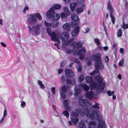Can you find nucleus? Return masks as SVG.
<instances>
[{"instance_id":"nucleus-1","label":"nucleus","mask_w":128,"mask_h":128,"mask_svg":"<svg viewBox=\"0 0 128 128\" xmlns=\"http://www.w3.org/2000/svg\"><path fill=\"white\" fill-rule=\"evenodd\" d=\"M94 78L97 82L94 81L92 82V77L90 76H87L86 78V80L88 83H91L90 86L91 90H92L95 89L98 93H100L103 92L105 86L106 85L104 82L99 75L94 74Z\"/></svg>"},{"instance_id":"nucleus-2","label":"nucleus","mask_w":128,"mask_h":128,"mask_svg":"<svg viewBox=\"0 0 128 128\" xmlns=\"http://www.w3.org/2000/svg\"><path fill=\"white\" fill-rule=\"evenodd\" d=\"M74 40V38L70 39L65 43L67 46L71 45L74 48L72 50V54L74 55L77 54L79 56V58L80 60H82L85 55L86 49L84 48H82L79 51L78 48L82 46V44L79 42L76 43V42H71Z\"/></svg>"},{"instance_id":"nucleus-3","label":"nucleus","mask_w":128,"mask_h":128,"mask_svg":"<svg viewBox=\"0 0 128 128\" xmlns=\"http://www.w3.org/2000/svg\"><path fill=\"white\" fill-rule=\"evenodd\" d=\"M98 112L97 111H95L91 114L89 116V114L90 112L88 108L82 109L81 110L79 108L76 109L75 110V113L72 112L71 114V116L74 117H76L78 116L79 114L83 117L86 116L89 117V118L91 120H94L96 117L98 116Z\"/></svg>"},{"instance_id":"nucleus-4","label":"nucleus","mask_w":128,"mask_h":128,"mask_svg":"<svg viewBox=\"0 0 128 128\" xmlns=\"http://www.w3.org/2000/svg\"><path fill=\"white\" fill-rule=\"evenodd\" d=\"M44 24L45 26L46 27V30L47 33L51 36V40L56 41L58 44H60V42L59 40L60 33L56 34L55 32H52L50 29L52 26V24L47 22L46 21L44 22Z\"/></svg>"},{"instance_id":"nucleus-5","label":"nucleus","mask_w":128,"mask_h":128,"mask_svg":"<svg viewBox=\"0 0 128 128\" xmlns=\"http://www.w3.org/2000/svg\"><path fill=\"white\" fill-rule=\"evenodd\" d=\"M46 15L48 18L52 20L57 21L60 18V15L57 13H55L53 10L50 9L47 12Z\"/></svg>"},{"instance_id":"nucleus-6","label":"nucleus","mask_w":128,"mask_h":128,"mask_svg":"<svg viewBox=\"0 0 128 128\" xmlns=\"http://www.w3.org/2000/svg\"><path fill=\"white\" fill-rule=\"evenodd\" d=\"M83 88L84 90L87 91L89 89V88L86 85L82 84H80L78 86H76L74 88V91L75 92L74 95L76 96L80 93L81 89Z\"/></svg>"},{"instance_id":"nucleus-7","label":"nucleus","mask_w":128,"mask_h":128,"mask_svg":"<svg viewBox=\"0 0 128 128\" xmlns=\"http://www.w3.org/2000/svg\"><path fill=\"white\" fill-rule=\"evenodd\" d=\"M88 124V128H105V122L103 120H101L100 121L99 125H97L95 122L93 121L90 122Z\"/></svg>"},{"instance_id":"nucleus-8","label":"nucleus","mask_w":128,"mask_h":128,"mask_svg":"<svg viewBox=\"0 0 128 128\" xmlns=\"http://www.w3.org/2000/svg\"><path fill=\"white\" fill-rule=\"evenodd\" d=\"M102 60H100L99 61L96 62L95 64L96 70L90 74L91 75H93L94 74L98 75V74H97V73L99 72V69H100L102 70H103L104 66L103 64H102Z\"/></svg>"},{"instance_id":"nucleus-9","label":"nucleus","mask_w":128,"mask_h":128,"mask_svg":"<svg viewBox=\"0 0 128 128\" xmlns=\"http://www.w3.org/2000/svg\"><path fill=\"white\" fill-rule=\"evenodd\" d=\"M27 18L30 21L33 23L36 22L37 20V17L39 20H41L42 19V17L39 13H34L32 14H28L27 16Z\"/></svg>"},{"instance_id":"nucleus-10","label":"nucleus","mask_w":128,"mask_h":128,"mask_svg":"<svg viewBox=\"0 0 128 128\" xmlns=\"http://www.w3.org/2000/svg\"><path fill=\"white\" fill-rule=\"evenodd\" d=\"M72 26L75 28L72 32V36L74 37L77 35L78 33L80 27L78 25H77L76 23H72L71 24Z\"/></svg>"},{"instance_id":"nucleus-11","label":"nucleus","mask_w":128,"mask_h":128,"mask_svg":"<svg viewBox=\"0 0 128 128\" xmlns=\"http://www.w3.org/2000/svg\"><path fill=\"white\" fill-rule=\"evenodd\" d=\"M68 88V86H64L61 87L60 90V96L63 99L65 98V93L66 92Z\"/></svg>"},{"instance_id":"nucleus-12","label":"nucleus","mask_w":128,"mask_h":128,"mask_svg":"<svg viewBox=\"0 0 128 128\" xmlns=\"http://www.w3.org/2000/svg\"><path fill=\"white\" fill-rule=\"evenodd\" d=\"M40 26L39 25H38L32 28H30L29 26H28L29 28V31L30 32H34L36 34H39L40 33Z\"/></svg>"},{"instance_id":"nucleus-13","label":"nucleus","mask_w":128,"mask_h":128,"mask_svg":"<svg viewBox=\"0 0 128 128\" xmlns=\"http://www.w3.org/2000/svg\"><path fill=\"white\" fill-rule=\"evenodd\" d=\"M69 36V34L68 32H64L61 34L60 38L62 41L65 42L68 40Z\"/></svg>"},{"instance_id":"nucleus-14","label":"nucleus","mask_w":128,"mask_h":128,"mask_svg":"<svg viewBox=\"0 0 128 128\" xmlns=\"http://www.w3.org/2000/svg\"><path fill=\"white\" fill-rule=\"evenodd\" d=\"M100 54L99 53H97L96 55H93L91 57L92 60L94 61L98 62L100 60H102L100 59Z\"/></svg>"},{"instance_id":"nucleus-15","label":"nucleus","mask_w":128,"mask_h":128,"mask_svg":"<svg viewBox=\"0 0 128 128\" xmlns=\"http://www.w3.org/2000/svg\"><path fill=\"white\" fill-rule=\"evenodd\" d=\"M79 102L80 104L82 106H87L89 104L88 101L86 100H84L82 97L79 98Z\"/></svg>"},{"instance_id":"nucleus-16","label":"nucleus","mask_w":128,"mask_h":128,"mask_svg":"<svg viewBox=\"0 0 128 128\" xmlns=\"http://www.w3.org/2000/svg\"><path fill=\"white\" fill-rule=\"evenodd\" d=\"M78 5V2H73L70 3L69 5L70 8L71 12H73L75 10L76 7Z\"/></svg>"},{"instance_id":"nucleus-17","label":"nucleus","mask_w":128,"mask_h":128,"mask_svg":"<svg viewBox=\"0 0 128 128\" xmlns=\"http://www.w3.org/2000/svg\"><path fill=\"white\" fill-rule=\"evenodd\" d=\"M85 6L84 5H81L80 7L77 8L76 10V11L77 14H80L82 12L84 9L85 8Z\"/></svg>"},{"instance_id":"nucleus-18","label":"nucleus","mask_w":128,"mask_h":128,"mask_svg":"<svg viewBox=\"0 0 128 128\" xmlns=\"http://www.w3.org/2000/svg\"><path fill=\"white\" fill-rule=\"evenodd\" d=\"M87 123L86 120H82L79 122L78 125L79 128H86V124Z\"/></svg>"},{"instance_id":"nucleus-19","label":"nucleus","mask_w":128,"mask_h":128,"mask_svg":"<svg viewBox=\"0 0 128 128\" xmlns=\"http://www.w3.org/2000/svg\"><path fill=\"white\" fill-rule=\"evenodd\" d=\"M66 76L69 77H72L74 76V74L72 71L70 69H67L65 70Z\"/></svg>"},{"instance_id":"nucleus-20","label":"nucleus","mask_w":128,"mask_h":128,"mask_svg":"<svg viewBox=\"0 0 128 128\" xmlns=\"http://www.w3.org/2000/svg\"><path fill=\"white\" fill-rule=\"evenodd\" d=\"M94 96V94L92 91H90L86 94V97L88 99H91Z\"/></svg>"},{"instance_id":"nucleus-21","label":"nucleus","mask_w":128,"mask_h":128,"mask_svg":"<svg viewBox=\"0 0 128 128\" xmlns=\"http://www.w3.org/2000/svg\"><path fill=\"white\" fill-rule=\"evenodd\" d=\"M71 60L72 61V62H76L77 63L79 64L78 68V70L79 72H81L82 70V68L80 64V62L79 61H77L76 59L74 58H71Z\"/></svg>"},{"instance_id":"nucleus-22","label":"nucleus","mask_w":128,"mask_h":128,"mask_svg":"<svg viewBox=\"0 0 128 128\" xmlns=\"http://www.w3.org/2000/svg\"><path fill=\"white\" fill-rule=\"evenodd\" d=\"M64 106L65 108L66 109L69 111L71 110V108L68 106V102L67 100H64L63 102Z\"/></svg>"},{"instance_id":"nucleus-23","label":"nucleus","mask_w":128,"mask_h":128,"mask_svg":"<svg viewBox=\"0 0 128 128\" xmlns=\"http://www.w3.org/2000/svg\"><path fill=\"white\" fill-rule=\"evenodd\" d=\"M70 25L68 23H66L63 26V28L65 30L69 31L70 30Z\"/></svg>"},{"instance_id":"nucleus-24","label":"nucleus","mask_w":128,"mask_h":128,"mask_svg":"<svg viewBox=\"0 0 128 128\" xmlns=\"http://www.w3.org/2000/svg\"><path fill=\"white\" fill-rule=\"evenodd\" d=\"M61 8V6L60 5L58 4H54L52 6V8L50 9L52 10H57L60 9Z\"/></svg>"},{"instance_id":"nucleus-25","label":"nucleus","mask_w":128,"mask_h":128,"mask_svg":"<svg viewBox=\"0 0 128 128\" xmlns=\"http://www.w3.org/2000/svg\"><path fill=\"white\" fill-rule=\"evenodd\" d=\"M72 19L74 21H77L79 20L78 16L75 14H72L71 16Z\"/></svg>"},{"instance_id":"nucleus-26","label":"nucleus","mask_w":128,"mask_h":128,"mask_svg":"<svg viewBox=\"0 0 128 128\" xmlns=\"http://www.w3.org/2000/svg\"><path fill=\"white\" fill-rule=\"evenodd\" d=\"M70 14H68L64 12H62L60 13V15L62 18H66L70 15Z\"/></svg>"},{"instance_id":"nucleus-27","label":"nucleus","mask_w":128,"mask_h":128,"mask_svg":"<svg viewBox=\"0 0 128 128\" xmlns=\"http://www.w3.org/2000/svg\"><path fill=\"white\" fill-rule=\"evenodd\" d=\"M108 8L110 12V13H112V6L111 3L110 2H108Z\"/></svg>"},{"instance_id":"nucleus-28","label":"nucleus","mask_w":128,"mask_h":128,"mask_svg":"<svg viewBox=\"0 0 128 128\" xmlns=\"http://www.w3.org/2000/svg\"><path fill=\"white\" fill-rule=\"evenodd\" d=\"M38 84L39 85L40 87V88L42 89H44V85L41 81L40 80H38Z\"/></svg>"},{"instance_id":"nucleus-29","label":"nucleus","mask_w":128,"mask_h":128,"mask_svg":"<svg viewBox=\"0 0 128 128\" xmlns=\"http://www.w3.org/2000/svg\"><path fill=\"white\" fill-rule=\"evenodd\" d=\"M66 82L67 84L70 85H72L75 83V80H74L71 81L69 80H66Z\"/></svg>"},{"instance_id":"nucleus-30","label":"nucleus","mask_w":128,"mask_h":128,"mask_svg":"<svg viewBox=\"0 0 128 128\" xmlns=\"http://www.w3.org/2000/svg\"><path fill=\"white\" fill-rule=\"evenodd\" d=\"M92 108L94 109H99L100 108V107L99 106V104L97 103H95V104L93 106Z\"/></svg>"},{"instance_id":"nucleus-31","label":"nucleus","mask_w":128,"mask_h":128,"mask_svg":"<svg viewBox=\"0 0 128 128\" xmlns=\"http://www.w3.org/2000/svg\"><path fill=\"white\" fill-rule=\"evenodd\" d=\"M64 11L66 13L70 14V12L68 10V7L64 6L63 8Z\"/></svg>"},{"instance_id":"nucleus-32","label":"nucleus","mask_w":128,"mask_h":128,"mask_svg":"<svg viewBox=\"0 0 128 128\" xmlns=\"http://www.w3.org/2000/svg\"><path fill=\"white\" fill-rule=\"evenodd\" d=\"M117 34L118 36L119 37H120L122 35V30L121 29H119L117 32Z\"/></svg>"},{"instance_id":"nucleus-33","label":"nucleus","mask_w":128,"mask_h":128,"mask_svg":"<svg viewBox=\"0 0 128 128\" xmlns=\"http://www.w3.org/2000/svg\"><path fill=\"white\" fill-rule=\"evenodd\" d=\"M79 3L81 5H84V6H86V3L85 0H79Z\"/></svg>"},{"instance_id":"nucleus-34","label":"nucleus","mask_w":128,"mask_h":128,"mask_svg":"<svg viewBox=\"0 0 128 128\" xmlns=\"http://www.w3.org/2000/svg\"><path fill=\"white\" fill-rule=\"evenodd\" d=\"M71 120L72 122L76 124L78 122L79 119L78 118H73L71 119Z\"/></svg>"},{"instance_id":"nucleus-35","label":"nucleus","mask_w":128,"mask_h":128,"mask_svg":"<svg viewBox=\"0 0 128 128\" xmlns=\"http://www.w3.org/2000/svg\"><path fill=\"white\" fill-rule=\"evenodd\" d=\"M84 79V76L82 75H80L78 77V81L79 82H81Z\"/></svg>"},{"instance_id":"nucleus-36","label":"nucleus","mask_w":128,"mask_h":128,"mask_svg":"<svg viewBox=\"0 0 128 128\" xmlns=\"http://www.w3.org/2000/svg\"><path fill=\"white\" fill-rule=\"evenodd\" d=\"M124 62V59H122L120 60L119 62L118 65L119 66H122Z\"/></svg>"},{"instance_id":"nucleus-37","label":"nucleus","mask_w":128,"mask_h":128,"mask_svg":"<svg viewBox=\"0 0 128 128\" xmlns=\"http://www.w3.org/2000/svg\"><path fill=\"white\" fill-rule=\"evenodd\" d=\"M67 118H68L69 116V114L68 112L65 110L62 113Z\"/></svg>"},{"instance_id":"nucleus-38","label":"nucleus","mask_w":128,"mask_h":128,"mask_svg":"<svg viewBox=\"0 0 128 128\" xmlns=\"http://www.w3.org/2000/svg\"><path fill=\"white\" fill-rule=\"evenodd\" d=\"M26 102L24 101H22L21 104V106L22 108H24L26 106Z\"/></svg>"},{"instance_id":"nucleus-39","label":"nucleus","mask_w":128,"mask_h":128,"mask_svg":"<svg viewBox=\"0 0 128 128\" xmlns=\"http://www.w3.org/2000/svg\"><path fill=\"white\" fill-rule=\"evenodd\" d=\"M55 88L54 87H52L50 89L53 95H54L55 94Z\"/></svg>"},{"instance_id":"nucleus-40","label":"nucleus","mask_w":128,"mask_h":128,"mask_svg":"<svg viewBox=\"0 0 128 128\" xmlns=\"http://www.w3.org/2000/svg\"><path fill=\"white\" fill-rule=\"evenodd\" d=\"M110 15L112 22L113 23H114L115 21L114 18V16L112 14V13H110Z\"/></svg>"},{"instance_id":"nucleus-41","label":"nucleus","mask_w":128,"mask_h":128,"mask_svg":"<svg viewBox=\"0 0 128 128\" xmlns=\"http://www.w3.org/2000/svg\"><path fill=\"white\" fill-rule=\"evenodd\" d=\"M28 7L27 6H26L24 7V9L23 11V13L24 14L27 11H28Z\"/></svg>"},{"instance_id":"nucleus-42","label":"nucleus","mask_w":128,"mask_h":128,"mask_svg":"<svg viewBox=\"0 0 128 128\" xmlns=\"http://www.w3.org/2000/svg\"><path fill=\"white\" fill-rule=\"evenodd\" d=\"M58 22H56L53 23L52 24V27L54 28L58 26Z\"/></svg>"},{"instance_id":"nucleus-43","label":"nucleus","mask_w":128,"mask_h":128,"mask_svg":"<svg viewBox=\"0 0 128 128\" xmlns=\"http://www.w3.org/2000/svg\"><path fill=\"white\" fill-rule=\"evenodd\" d=\"M94 41L98 45H99L100 44V41L98 39H95Z\"/></svg>"},{"instance_id":"nucleus-44","label":"nucleus","mask_w":128,"mask_h":128,"mask_svg":"<svg viewBox=\"0 0 128 128\" xmlns=\"http://www.w3.org/2000/svg\"><path fill=\"white\" fill-rule=\"evenodd\" d=\"M104 60L105 62L107 63L109 61V58L107 56H105L104 58Z\"/></svg>"},{"instance_id":"nucleus-45","label":"nucleus","mask_w":128,"mask_h":128,"mask_svg":"<svg viewBox=\"0 0 128 128\" xmlns=\"http://www.w3.org/2000/svg\"><path fill=\"white\" fill-rule=\"evenodd\" d=\"M128 27V24H123L122 25V27L124 28H127Z\"/></svg>"},{"instance_id":"nucleus-46","label":"nucleus","mask_w":128,"mask_h":128,"mask_svg":"<svg viewBox=\"0 0 128 128\" xmlns=\"http://www.w3.org/2000/svg\"><path fill=\"white\" fill-rule=\"evenodd\" d=\"M7 114V112L6 110L5 109H4V112L3 115V116L4 117H5L6 116Z\"/></svg>"},{"instance_id":"nucleus-47","label":"nucleus","mask_w":128,"mask_h":128,"mask_svg":"<svg viewBox=\"0 0 128 128\" xmlns=\"http://www.w3.org/2000/svg\"><path fill=\"white\" fill-rule=\"evenodd\" d=\"M65 80V78L64 76H62L60 80V81L61 82H64Z\"/></svg>"},{"instance_id":"nucleus-48","label":"nucleus","mask_w":128,"mask_h":128,"mask_svg":"<svg viewBox=\"0 0 128 128\" xmlns=\"http://www.w3.org/2000/svg\"><path fill=\"white\" fill-rule=\"evenodd\" d=\"M112 98L114 100H115L116 98V96L115 95H114V91H112Z\"/></svg>"},{"instance_id":"nucleus-49","label":"nucleus","mask_w":128,"mask_h":128,"mask_svg":"<svg viewBox=\"0 0 128 128\" xmlns=\"http://www.w3.org/2000/svg\"><path fill=\"white\" fill-rule=\"evenodd\" d=\"M107 93L108 94V96H111L112 95V92H111L110 90H108L107 91Z\"/></svg>"},{"instance_id":"nucleus-50","label":"nucleus","mask_w":128,"mask_h":128,"mask_svg":"<svg viewBox=\"0 0 128 128\" xmlns=\"http://www.w3.org/2000/svg\"><path fill=\"white\" fill-rule=\"evenodd\" d=\"M103 26L105 32L106 33V34H107L108 33L107 32V29L106 28V26H105L104 24H103Z\"/></svg>"},{"instance_id":"nucleus-51","label":"nucleus","mask_w":128,"mask_h":128,"mask_svg":"<svg viewBox=\"0 0 128 128\" xmlns=\"http://www.w3.org/2000/svg\"><path fill=\"white\" fill-rule=\"evenodd\" d=\"M63 71V70L61 69H60L58 70V72L59 74H61Z\"/></svg>"},{"instance_id":"nucleus-52","label":"nucleus","mask_w":128,"mask_h":128,"mask_svg":"<svg viewBox=\"0 0 128 128\" xmlns=\"http://www.w3.org/2000/svg\"><path fill=\"white\" fill-rule=\"evenodd\" d=\"M0 44L2 46L4 47H5L6 46V44L4 42H2L0 43Z\"/></svg>"},{"instance_id":"nucleus-53","label":"nucleus","mask_w":128,"mask_h":128,"mask_svg":"<svg viewBox=\"0 0 128 128\" xmlns=\"http://www.w3.org/2000/svg\"><path fill=\"white\" fill-rule=\"evenodd\" d=\"M90 28H86L84 30V32H87L89 30Z\"/></svg>"},{"instance_id":"nucleus-54","label":"nucleus","mask_w":128,"mask_h":128,"mask_svg":"<svg viewBox=\"0 0 128 128\" xmlns=\"http://www.w3.org/2000/svg\"><path fill=\"white\" fill-rule=\"evenodd\" d=\"M3 25V22L2 20L0 19V26H2Z\"/></svg>"},{"instance_id":"nucleus-55","label":"nucleus","mask_w":128,"mask_h":128,"mask_svg":"<svg viewBox=\"0 0 128 128\" xmlns=\"http://www.w3.org/2000/svg\"><path fill=\"white\" fill-rule=\"evenodd\" d=\"M72 52V50H67L66 51V52L68 54H70Z\"/></svg>"},{"instance_id":"nucleus-56","label":"nucleus","mask_w":128,"mask_h":128,"mask_svg":"<svg viewBox=\"0 0 128 128\" xmlns=\"http://www.w3.org/2000/svg\"><path fill=\"white\" fill-rule=\"evenodd\" d=\"M120 51L121 54H122L124 51V49L122 48H120Z\"/></svg>"},{"instance_id":"nucleus-57","label":"nucleus","mask_w":128,"mask_h":128,"mask_svg":"<svg viewBox=\"0 0 128 128\" xmlns=\"http://www.w3.org/2000/svg\"><path fill=\"white\" fill-rule=\"evenodd\" d=\"M5 117L3 116L2 118H1L0 120V123L4 121V120Z\"/></svg>"},{"instance_id":"nucleus-58","label":"nucleus","mask_w":128,"mask_h":128,"mask_svg":"<svg viewBox=\"0 0 128 128\" xmlns=\"http://www.w3.org/2000/svg\"><path fill=\"white\" fill-rule=\"evenodd\" d=\"M103 49L104 50H108V48L107 46H105L103 48Z\"/></svg>"},{"instance_id":"nucleus-59","label":"nucleus","mask_w":128,"mask_h":128,"mask_svg":"<svg viewBox=\"0 0 128 128\" xmlns=\"http://www.w3.org/2000/svg\"><path fill=\"white\" fill-rule=\"evenodd\" d=\"M87 65L88 66H90V65L91 64V62L90 61H89L88 62V61L87 62Z\"/></svg>"},{"instance_id":"nucleus-60","label":"nucleus","mask_w":128,"mask_h":128,"mask_svg":"<svg viewBox=\"0 0 128 128\" xmlns=\"http://www.w3.org/2000/svg\"><path fill=\"white\" fill-rule=\"evenodd\" d=\"M98 48L101 50H103V48L100 46H98Z\"/></svg>"},{"instance_id":"nucleus-61","label":"nucleus","mask_w":128,"mask_h":128,"mask_svg":"<svg viewBox=\"0 0 128 128\" xmlns=\"http://www.w3.org/2000/svg\"><path fill=\"white\" fill-rule=\"evenodd\" d=\"M118 78L120 79L122 78V76L120 74H119L118 76Z\"/></svg>"},{"instance_id":"nucleus-62","label":"nucleus","mask_w":128,"mask_h":128,"mask_svg":"<svg viewBox=\"0 0 128 128\" xmlns=\"http://www.w3.org/2000/svg\"><path fill=\"white\" fill-rule=\"evenodd\" d=\"M68 124L69 125H72V123L71 121H69L68 122Z\"/></svg>"},{"instance_id":"nucleus-63","label":"nucleus","mask_w":128,"mask_h":128,"mask_svg":"<svg viewBox=\"0 0 128 128\" xmlns=\"http://www.w3.org/2000/svg\"><path fill=\"white\" fill-rule=\"evenodd\" d=\"M40 122H41L42 123L43 122L44 120H41L40 121Z\"/></svg>"},{"instance_id":"nucleus-64","label":"nucleus","mask_w":128,"mask_h":128,"mask_svg":"<svg viewBox=\"0 0 128 128\" xmlns=\"http://www.w3.org/2000/svg\"><path fill=\"white\" fill-rule=\"evenodd\" d=\"M116 46V45L115 44H113V48H114V47L115 46Z\"/></svg>"}]
</instances>
